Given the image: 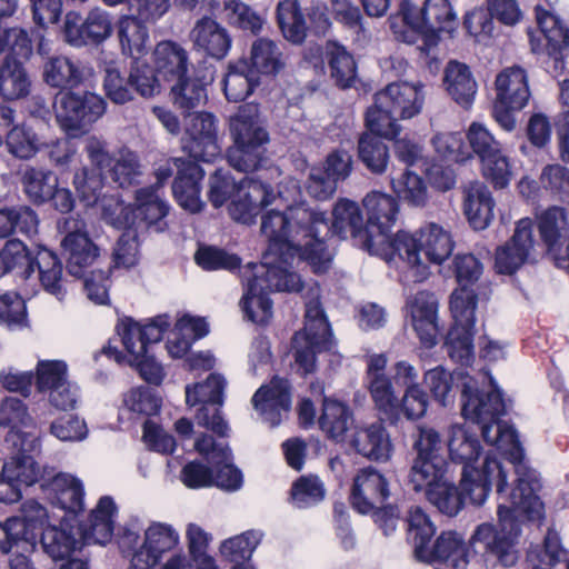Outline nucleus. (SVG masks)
Instances as JSON below:
<instances>
[{
	"label": "nucleus",
	"instance_id": "nucleus-1",
	"mask_svg": "<svg viewBox=\"0 0 569 569\" xmlns=\"http://www.w3.org/2000/svg\"><path fill=\"white\" fill-rule=\"evenodd\" d=\"M313 214L305 207L287 213L266 212L261 217V233L268 248L259 263H249L241 271L246 291L240 301L244 316L252 322L266 325L272 317L271 291L297 292L302 288L298 273L290 271L297 251L306 246Z\"/></svg>",
	"mask_w": 569,
	"mask_h": 569
},
{
	"label": "nucleus",
	"instance_id": "nucleus-2",
	"mask_svg": "<svg viewBox=\"0 0 569 569\" xmlns=\"http://www.w3.org/2000/svg\"><path fill=\"white\" fill-rule=\"evenodd\" d=\"M519 483L509 495L510 505L498 506V528L490 523L479 525L470 538L477 552L486 562L512 567L518 561L517 543L521 533L520 517L529 520L542 516V502L537 492L541 485L535 475L523 468L518 470Z\"/></svg>",
	"mask_w": 569,
	"mask_h": 569
},
{
	"label": "nucleus",
	"instance_id": "nucleus-3",
	"mask_svg": "<svg viewBox=\"0 0 569 569\" xmlns=\"http://www.w3.org/2000/svg\"><path fill=\"white\" fill-rule=\"evenodd\" d=\"M305 207L313 214L311 232L306 237V246L297 251L299 261L308 262L316 273L325 272L330 263V254L325 246V238L330 233H335L340 238L350 234L355 239H359L363 248L366 227L363 217L357 202L340 199L332 210V223L329 226L325 213L309 207L306 202H299L287 206L283 210L270 209L267 212L287 213L290 209Z\"/></svg>",
	"mask_w": 569,
	"mask_h": 569
},
{
	"label": "nucleus",
	"instance_id": "nucleus-4",
	"mask_svg": "<svg viewBox=\"0 0 569 569\" xmlns=\"http://www.w3.org/2000/svg\"><path fill=\"white\" fill-rule=\"evenodd\" d=\"M232 146L227 151L229 164L240 172H253L267 160L269 131L257 104L247 103L229 119Z\"/></svg>",
	"mask_w": 569,
	"mask_h": 569
},
{
	"label": "nucleus",
	"instance_id": "nucleus-5",
	"mask_svg": "<svg viewBox=\"0 0 569 569\" xmlns=\"http://www.w3.org/2000/svg\"><path fill=\"white\" fill-rule=\"evenodd\" d=\"M140 531L138 521H131L119 538L122 551L131 553L132 569H152L166 553L179 552L180 537L171 525L153 521L144 529L143 538Z\"/></svg>",
	"mask_w": 569,
	"mask_h": 569
},
{
	"label": "nucleus",
	"instance_id": "nucleus-6",
	"mask_svg": "<svg viewBox=\"0 0 569 569\" xmlns=\"http://www.w3.org/2000/svg\"><path fill=\"white\" fill-rule=\"evenodd\" d=\"M452 250L453 241L449 232L433 222L421 227L415 234L406 231L396 233L395 258L398 256L411 267L417 281H422L429 274L421 253L427 261L441 264Z\"/></svg>",
	"mask_w": 569,
	"mask_h": 569
},
{
	"label": "nucleus",
	"instance_id": "nucleus-7",
	"mask_svg": "<svg viewBox=\"0 0 569 569\" xmlns=\"http://www.w3.org/2000/svg\"><path fill=\"white\" fill-rule=\"evenodd\" d=\"M367 214L363 249L390 262L395 259L396 236L389 232L397 221L399 203L392 196L371 191L362 200Z\"/></svg>",
	"mask_w": 569,
	"mask_h": 569
},
{
	"label": "nucleus",
	"instance_id": "nucleus-8",
	"mask_svg": "<svg viewBox=\"0 0 569 569\" xmlns=\"http://www.w3.org/2000/svg\"><path fill=\"white\" fill-rule=\"evenodd\" d=\"M331 329L318 298V289L306 302L305 326L292 338L296 363L303 375L312 373L317 367V355L333 347Z\"/></svg>",
	"mask_w": 569,
	"mask_h": 569
},
{
	"label": "nucleus",
	"instance_id": "nucleus-9",
	"mask_svg": "<svg viewBox=\"0 0 569 569\" xmlns=\"http://www.w3.org/2000/svg\"><path fill=\"white\" fill-rule=\"evenodd\" d=\"M106 107L102 97L89 91L83 93L67 91L58 96L54 102L57 121L69 138L86 134L104 114Z\"/></svg>",
	"mask_w": 569,
	"mask_h": 569
},
{
	"label": "nucleus",
	"instance_id": "nucleus-10",
	"mask_svg": "<svg viewBox=\"0 0 569 569\" xmlns=\"http://www.w3.org/2000/svg\"><path fill=\"white\" fill-rule=\"evenodd\" d=\"M458 375L462 380V415L466 419L480 426L482 431L487 425L496 423L506 412V405L501 392L492 382V378L487 373H481L488 385L481 389L478 388V381L463 371Z\"/></svg>",
	"mask_w": 569,
	"mask_h": 569
},
{
	"label": "nucleus",
	"instance_id": "nucleus-11",
	"mask_svg": "<svg viewBox=\"0 0 569 569\" xmlns=\"http://www.w3.org/2000/svg\"><path fill=\"white\" fill-rule=\"evenodd\" d=\"M48 520L47 509L36 500L21 505L20 516L0 522V551L9 553L13 548L33 549L39 531Z\"/></svg>",
	"mask_w": 569,
	"mask_h": 569
},
{
	"label": "nucleus",
	"instance_id": "nucleus-12",
	"mask_svg": "<svg viewBox=\"0 0 569 569\" xmlns=\"http://www.w3.org/2000/svg\"><path fill=\"white\" fill-rule=\"evenodd\" d=\"M417 457L409 472V483L420 487L428 479H435V475H443L448 470V463L443 456V442L440 433L432 427L421 426L413 442Z\"/></svg>",
	"mask_w": 569,
	"mask_h": 569
},
{
	"label": "nucleus",
	"instance_id": "nucleus-13",
	"mask_svg": "<svg viewBox=\"0 0 569 569\" xmlns=\"http://www.w3.org/2000/svg\"><path fill=\"white\" fill-rule=\"evenodd\" d=\"M182 150L197 161L210 162L221 153L217 137V120L208 112L188 116Z\"/></svg>",
	"mask_w": 569,
	"mask_h": 569
},
{
	"label": "nucleus",
	"instance_id": "nucleus-14",
	"mask_svg": "<svg viewBox=\"0 0 569 569\" xmlns=\"http://www.w3.org/2000/svg\"><path fill=\"white\" fill-rule=\"evenodd\" d=\"M112 30L110 14L100 8L90 10L86 18L74 11L64 16V40L72 47L98 46L112 34Z\"/></svg>",
	"mask_w": 569,
	"mask_h": 569
},
{
	"label": "nucleus",
	"instance_id": "nucleus-15",
	"mask_svg": "<svg viewBox=\"0 0 569 569\" xmlns=\"http://www.w3.org/2000/svg\"><path fill=\"white\" fill-rule=\"evenodd\" d=\"M507 472L502 463L490 455L486 457L481 469L462 467L460 480L462 499L469 498L472 505L481 506L492 483H496L497 492L502 495L507 487Z\"/></svg>",
	"mask_w": 569,
	"mask_h": 569
},
{
	"label": "nucleus",
	"instance_id": "nucleus-16",
	"mask_svg": "<svg viewBox=\"0 0 569 569\" xmlns=\"http://www.w3.org/2000/svg\"><path fill=\"white\" fill-rule=\"evenodd\" d=\"M58 229L66 233L62 247L68 253L69 273L83 277L86 269L98 257V247L88 237L84 221L73 217L64 218L58 222Z\"/></svg>",
	"mask_w": 569,
	"mask_h": 569
},
{
	"label": "nucleus",
	"instance_id": "nucleus-17",
	"mask_svg": "<svg viewBox=\"0 0 569 569\" xmlns=\"http://www.w3.org/2000/svg\"><path fill=\"white\" fill-rule=\"evenodd\" d=\"M279 199L280 197L269 184L246 177L238 183L237 193L229 206V213L233 220L251 224L262 208H267Z\"/></svg>",
	"mask_w": 569,
	"mask_h": 569
},
{
	"label": "nucleus",
	"instance_id": "nucleus-18",
	"mask_svg": "<svg viewBox=\"0 0 569 569\" xmlns=\"http://www.w3.org/2000/svg\"><path fill=\"white\" fill-rule=\"evenodd\" d=\"M537 223L541 240L557 267L569 269V244L567 233L569 229L567 210L553 206L537 216Z\"/></svg>",
	"mask_w": 569,
	"mask_h": 569
},
{
	"label": "nucleus",
	"instance_id": "nucleus-19",
	"mask_svg": "<svg viewBox=\"0 0 569 569\" xmlns=\"http://www.w3.org/2000/svg\"><path fill=\"white\" fill-rule=\"evenodd\" d=\"M381 108L393 111L399 119H411L419 114L425 102L423 84L393 82L376 94Z\"/></svg>",
	"mask_w": 569,
	"mask_h": 569
},
{
	"label": "nucleus",
	"instance_id": "nucleus-20",
	"mask_svg": "<svg viewBox=\"0 0 569 569\" xmlns=\"http://www.w3.org/2000/svg\"><path fill=\"white\" fill-rule=\"evenodd\" d=\"M536 18L547 40L548 67L555 77H559L566 70L569 30L561 24L557 16L543 10L540 6L536 7Z\"/></svg>",
	"mask_w": 569,
	"mask_h": 569
},
{
	"label": "nucleus",
	"instance_id": "nucleus-21",
	"mask_svg": "<svg viewBox=\"0 0 569 569\" xmlns=\"http://www.w3.org/2000/svg\"><path fill=\"white\" fill-rule=\"evenodd\" d=\"M173 164L178 169L172 183L174 199L184 210L191 213L200 212L204 206L200 199V183L204 178V171L196 162L182 158H173Z\"/></svg>",
	"mask_w": 569,
	"mask_h": 569
},
{
	"label": "nucleus",
	"instance_id": "nucleus-22",
	"mask_svg": "<svg viewBox=\"0 0 569 569\" xmlns=\"http://www.w3.org/2000/svg\"><path fill=\"white\" fill-rule=\"evenodd\" d=\"M251 401L266 422L271 427L278 426L282 415L291 407L289 381L274 377L269 385H263L256 391Z\"/></svg>",
	"mask_w": 569,
	"mask_h": 569
},
{
	"label": "nucleus",
	"instance_id": "nucleus-23",
	"mask_svg": "<svg viewBox=\"0 0 569 569\" xmlns=\"http://www.w3.org/2000/svg\"><path fill=\"white\" fill-rule=\"evenodd\" d=\"M532 248V221L529 218L520 219L510 241L496 252L497 271L512 274L528 260Z\"/></svg>",
	"mask_w": 569,
	"mask_h": 569
},
{
	"label": "nucleus",
	"instance_id": "nucleus-24",
	"mask_svg": "<svg viewBox=\"0 0 569 569\" xmlns=\"http://www.w3.org/2000/svg\"><path fill=\"white\" fill-rule=\"evenodd\" d=\"M389 497L388 482L373 468L361 469L353 481L351 503L360 513H369L379 508Z\"/></svg>",
	"mask_w": 569,
	"mask_h": 569
},
{
	"label": "nucleus",
	"instance_id": "nucleus-25",
	"mask_svg": "<svg viewBox=\"0 0 569 569\" xmlns=\"http://www.w3.org/2000/svg\"><path fill=\"white\" fill-rule=\"evenodd\" d=\"M190 40L196 50L220 60L230 51L232 39L228 30L214 19H199L190 31Z\"/></svg>",
	"mask_w": 569,
	"mask_h": 569
},
{
	"label": "nucleus",
	"instance_id": "nucleus-26",
	"mask_svg": "<svg viewBox=\"0 0 569 569\" xmlns=\"http://www.w3.org/2000/svg\"><path fill=\"white\" fill-rule=\"evenodd\" d=\"M349 445L358 455L375 461H387L392 451L390 437L380 422L356 427Z\"/></svg>",
	"mask_w": 569,
	"mask_h": 569
},
{
	"label": "nucleus",
	"instance_id": "nucleus-27",
	"mask_svg": "<svg viewBox=\"0 0 569 569\" xmlns=\"http://www.w3.org/2000/svg\"><path fill=\"white\" fill-rule=\"evenodd\" d=\"M412 326L420 341L432 347L438 336V300L433 293L420 291L408 301Z\"/></svg>",
	"mask_w": 569,
	"mask_h": 569
},
{
	"label": "nucleus",
	"instance_id": "nucleus-28",
	"mask_svg": "<svg viewBox=\"0 0 569 569\" xmlns=\"http://www.w3.org/2000/svg\"><path fill=\"white\" fill-rule=\"evenodd\" d=\"M133 210V223L143 224L147 229L157 232L164 231L170 207L158 192L157 187H143L136 191V207Z\"/></svg>",
	"mask_w": 569,
	"mask_h": 569
},
{
	"label": "nucleus",
	"instance_id": "nucleus-29",
	"mask_svg": "<svg viewBox=\"0 0 569 569\" xmlns=\"http://www.w3.org/2000/svg\"><path fill=\"white\" fill-rule=\"evenodd\" d=\"M481 435L487 443L495 446L501 453L507 456L510 463L513 465L517 475L516 486L519 483L518 470L520 468L532 472L539 480L536 470L530 469L522 462L523 450L518 433L511 426L502 423L499 420L496 423L487 425L481 431Z\"/></svg>",
	"mask_w": 569,
	"mask_h": 569
},
{
	"label": "nucleus",
	"instance_id": "nucleus-30",
	"mask_svg": "<svg viewBox=\"0 0 569 569\" xmlns=\"http://www.w3.org/2000/svg\"><path fill=\"white\" fill-rule=\"evenodd\" d=\"M435 479L426 480L417 487L416 483H409L417 492L425 490L426 497L441 513L449 517L456 516L463 506V499L460 491L448 477V470L443 475H435Z\"/></svg>",
	"mask_w": 569,
	"mask_h": 569
},
{
	"label": "nucleus",
	"instance_id": "nucleus-31",
	"mask_svg": "<svg viewBox=\"0 0 569 569\" xmlns=\"http://www.w3.org/2000/svg\"><path fill=\"white\" fill-rule=\"evenodd\" d=\"M425 553L426 557L416 558L426 562H443L455 569H463L469 562L465 538L455 531L442 532L432 548L425 545Z\"/></svg>",
	"mask_w": 569,
	"mask_h": 569
},
{
	"label": "nucleus",
	"instance_id": "nucleus-32",
	"mask_svg": "<svg viewBox=\"0 0 569 569\" xmlns=\"http://www.w3.org/2000/svg\"><path fill=\"white\" fill-rule=\"evenodd\" d=\"M496 91L500 104L522 109L530 98L526 71L518 66L503 69L496 78Z\"/></svg>",
	"mask_w": 569,
	"mask_h": 569
},
{
	"label": "nucleus",
	"instance_id": "nucleus-33",
	"mask_svg": "<svg viewBox=\"0 0 569 569\" xmlns=\"http://www.w3.org/2000/svg\"><path fill=\"white\" fill-rule=\"evenodd\" d=\"M89 70L79 61L58 56L49 58L43 64V80L51 88L69 90L79 87L89 74Z\"/></svg>",
	"mask_w": 569,
	"mask_h": 569
},
{
	"label": "nucleus",
	"instance_id": "nucleus-34",
	"mask_svg": "<svg viewBox=\"0 0 569 569\" xmlns=\"http://www.w3.org/2000/svg\"><path fill=\"white\" fill-rule=\"evenodd\" d=\"M495 201L487 186L472 181L463 190L465 214L476 230L486 229L493 218Z\"/></svg>",
	"mask_w": 569,
	"mask_h": 569
},
{
	"label": "nucleus",
	"instance_id": "nucleus-35",
	"mask_svg": "<svg viewBox=\"0 0 569 569\" xmlns=\"http://www.w3.org/2000/svg\"><path fill=\"white\" fill-rule=\"evenodd\" d=\"M156 71L168 81H177L188 73L189 58L187 50L171 40L157 43L153 50Z\"/></svg>",
	"mask_w": 569,
	"mask_h": 569
},
{
	"label": "nucleus",
	"instance_id": "nucleus-36",
	"mask_svg": "<svg viewBox=\"0 0 569 569\" xmlns=\"http://www.w3.org/2000/svg\"><path fill=\"white\" fill-rule=\"evenodd\" d=\"M318 423L328 438L342 442L353 423V412L347 403L325 397Z\"/></svg>",
	"mask_w": 569,
	"mask_h": 569
},
{
	"label": "nucleus",
	"instance_id": "nucleus-37",
	"mask_svg": "<svg viewBox=\"0 0 569 569\" xmlns=\"http://www.w3.org/2000/svg\"><path fill=\"white\" fill-rule=\"evenodd\" d=\"M370 398L381 420L397 425L400 420V402L389 376H375L367 381Z\"/></svg>",
	"mask_w": 569,
	"mask_h": 569
},
{
	"label": "nucleus",
	"instance_id": "nucleus-38",
	"mask_svg": "<svg viewBox=\"0 0 569 569\" xmlns=\"http://www.w3.org/2000/svg\"><path fill=\"white\" fill-rule=\"evenodd\" d=\"M34 267L38 269V278L42 288L58 300H63L67 290L63 267L58 256L47 248H39L33 258Z\"/></svg>",
	"mask_w": 569,
	"mask_h": 569
},
{
	"label": "nucleus",
	"instance_id": "nucleus-39",
	"mask_svg": "<svg viewBox=\"0 0 569 569\" xmlns=\"http://www.w3.org/2000/svg\"><path fill=\"white\" fill-rule=\"evenodd\" d=\"M30 89L31 80L22 62L6 57L0 67V96L6 100H18L27 97Z\"/></svg>",
	"mask_w": 569,
	"mask_h": 569
},
{
	"label": "nucleus",
	"instance_id": "nucleus-40",
	"mask_svg": "<svg viewBox=\"0 0 569 569\" xmlns=\"http://www.w3.org/2000/svg\"><path fill=\"white\" fill-rule=\"evenodd\" d=\"M114 513L113 500L110 497H102L83 526V538L99 545L108 542L113 533Z\"/></svg>",
	"mask_w": 569,
	"mask_h": 569
},
{
	"label": "nucleus",
	"instance_id": "nucleus-41",
	"mask_svg": "<svg viewBox=\"0 0 569 569\" xmlns=\"http://www.w3.org/2000/svg\"><path fill=\"white\" fill-rule=\"evenodd\" d=\"M117 36L121 52L133 59L147 53L148 28L136 17L123 16L118 21Z\"/></svg>",
	"mask_w": 569,
	"mask_h": 569
},
{
	"label": "nucleus",
	"instance_id": "nucleus-42",
	"mask_svg": "<svg viewBox=\"0 0 569 569\" xmlns=\"http://www.w3.org/2000/svg\"><path fill=\"white\" fill-rule=\"evenodd\" d=\"M445 84L452 99L463 106L469 107L477 92V83L468 66L450 61L446 68Z\"/></svg>",
	"mask_w": 569,
	"mask_h": 569
},
{
	"label": "nucleus",
	"instance_id": "nucleus-43",
	"mask_svg": "<svg viewBox=\"0 0 569 569\" xmlns=\"http://www.w3.org/2000/svg\"><path fill=\"white\" fill-rule=\"evenodd\" d=\"M326 58L335 83L342 89L351 88L357 81V66L353 57L337 42H328Z\"/></svg>",
	"mask_w": 569,
	"mask_h": 569
},
{
	"label": "nucleus",
	"instance_id": "nucleus-44",
	"mask_svg": "<svg viewBox=\"0 0 569 569\" xmlns=\"http://www.w3.org/2000/svg\"><path fill=\"white\" fill-rule=\"evenodd\" d=\"M258 86V79L249 69L247 61L229 63L223 79V91L229 101L244 100Z\"/></svg>",
	"mask_w": 569,
	"mask_h": 569
},
{
	"label": "nucleus",
	"instance_id": "nucleus-45",
	"mask_svg": "<svg viewBox=\"0 0 569 569\" xmlns=\"http://www.w3.org/2000/svg\"><path fill=\"white\" fill-rule=\"evenodd\" d=\"M277 20L283 37L293 44H301L308 33L305 14L297 0H283L277 6Z\"/></svg>",
	"mask_w": 569,
	"mask_h": 569
},
{
	"label": "nucleus",
	"instance_id": "nucleus-46",
	"mask_svg": "<svg viewBox=\"0 0 569 569\" xmlns=\"http://www.w3.org/2000/svg\"><path fill=\"white\" fill-rule=\"evenodd\" d=\"M38 224V216L30 207L14 206L0 209V238H8L14 232L30 237L37 233Z\"/></svg>",
	"mask_w": 569,
	"mask_h": 569
},
{
	"label": "nucleus",
	"instance_id": "nucleus-47",
	"mask_svg": "<svg viewBox=\"0 0 569 569\" xmlns=\"http://www.w3.org/2000/svg\"><path fill=\"white\" fill-rule=\"evenodd\" d=\"M448 450L453 462L462 463L469 469L475 468L480 453L478 439L463 425H452L449 430Z\"/></svg>",
	"mask_w": 569,
	"mask_h": 569
},
{
	"label": "nucleus",
	"instance_id": "nucleus-48",
	"mask_svg": "<svg viewBox=\"0 0 569 569\" xmlns=\"http://www.w3.org/2000/svg\"><path fill=\"white\" fill-rule=\"evenodd\" d=\"M33 258L22 241L8 240L0 250V277L16 272L22 279H28L33 273Z\"/></svg>",
	"mask_w": 569,
	"mask_h": 569
},
{
	"label": "nucleus",
	"instance_id": "nucleus-49",
	"mask_svg": "<svg viewBox=\"0 0 569 569\" xmlns=\"http://www.w3.org/2000/svg\"><path fill=\"white\" fill-rule=\"evenodd\" d=\"M358 157L373 174L386 172L389 162L387 144L373 133H362L358 140Z\"/></svg>",
	"mask_w": 569,
	"mask_h": 569
},
{
	"label": "nucleus",
	"instance_id": "nucleus-50",
	"mask_svg": "<svg viewBox=\"0 0 569 569\" xmlns=\"http://www.w3.org/2000/svg\"><path fill=\"white\" fill-rule=\"evenodd\" d=\"M250 62L252 69L262 74H276L284 64L279 46L268 38H259L252 42Z\"/></svg>",
	"mask_w": 569,
	"mask_h": 569
},
{
	"label": "nucleus",
	"instance_id": "nucleus-51",
	"mask_svg": "<svg viewBox=\"0 0 569 569\" xmlns=\"http://www.w3.org/2000/svg\"><path fill=\"white\" fill-rule=\"evenodd\" d=\"M107 169L111 180L120 188L137 183L142 174L139 157L127 148L113 154L111 164Z\"/></svg>",
	"mask_w": 569,
	"mask_h": 569
},
{
	"label": "nucleus",
	"instance_id": "nucleus-52",
	"mask_svg": "<svg viewBox=\"0 0 569 569\" xmlns=\"http://www.w3.org/2000/svg\"><path fill=\"white\" fill-rule=\"evenodd\" d=\"M51 485L62 509L73 513L83 510L84 489L78 478L70 473H58Z\"/></svg>",
	"mask_w": 569,
	"mask_h": 569
},
{
	"label": "nucleus",
	"instance_id": "nucleus-53",
	"mask_svg": "<svg viewBox=\"0 0 569 569\" xmlns=\"http://www.w3.org/2000/svg\"><path fill=\"white\" fill-rule=\"evenodd\" d=\"M477 293L467 286L455 289L450 296L449 307L455 327L475 328Z\"/></svg>",
	"mask_w": 569,
	"mask_h": 569
},
{
	"label": "nucleus",
	"instance_id": "nucleus-54",
	"mask_svg": "<svg viewBox=\"0 0 569 569\" xmlns=\"http://www.w3.org/2000/svg\"><path fill=\"white\" fill-rule=\"evenodd\" d=\"M408 537L413 543L416 557H426L425 545H428L436 532L429 517L419 506H412L407 516Z\"/></svg>",
	"mask_w": 569,
	"mask_h": 569
},
{
	"label": "nucleus",
	"instance_id": "nucleus-55",
	"mask_svg": "<svg viewBox=\"0 0 569 569\" xmlns=\"http://www.w3.org/2000/svg\"><path fill=\"white\" fill-rule=\"evenodd\" d=\"M57 178L50 171L26 168L21 176V183L27 197L33 203H44L49 200L52 189H54Z\"/></svg>",
	"mask_w": 569,
	"mask_h": 569
},
{
	"label": "nucleus",
	"instance_id": "nucleus-56",
	"mask_svg": "<svg viewBox=\"0 0 569 569\" xmlns=\"http://www.w3.org/2000/svg\"><path fill=\"white\" fill-rule=\"evenodd\" d=\"M2 472L3 477L16 482L19 487L21 485L32 486L41 475L40 467L33 458L21 452L11 456L4 462Z\"/></svg>",
	"mask_w": 569,
	"mask_h": 569
},
{
	"label": "nucleus",
	"instance_id": "nucleus-57",
	"mask_svg": "<svg viewBox=\"0 0 569 569\" xmlns=\"http://www.w3.org/2000/svg\"><path fill=\"white\" fill-rule=\"evenodd\" d=\"M397 196L413 207H423L428 201V189L421 177L406 170L399 178L391 179Z\"/></svg>",
	"mask_w": 569,
	"mask_h": 569
},
{
	"label": "nucleus",
	"instance_id": "nucleus-58",
	"mask_svg": "<svg viewBox=\"0 0 569 569\" xmlns=\"http://www.w3.org/2000/svg\"><path fill=\"white\" fill-rule=\"evenodd\" d=\"M426 28L430 32H451L457 24V17L448 0H426L423 4Z\"/></svg>",
	"mask_w": 569,
	"mask_h": 569
},
{
	"label": "nucleus",
	"instance_id": "nucleus-59",
	"mask_svg": "<svg viewBox=\"0 0 569 569\" xmlns=\"http://www.w3.org/2000/svg\"><path fill=\"white\" fill-rule=\"evenodd\" d=\"M129 82L132 94L137 92L143 98H151L160 92L156 69L140 59H133L130 63Z\"/></svg>",
	"mask_w": 569,
	"mask_h": 569
},
{
	"label": "nucleus",
	"instance_id": "nucleus-60",
	"mask_svg": "<svg viewBox=\"0 0 569 569\" xmlns=\"http://www.w3.org/2000/svg\"><path fill=\"white\" fill-rule=\"evenodd\" d=\"M173 103L184 111L198 108L204 103L207 93L204 87L188 76L174 81L171 87Z\"/></svg>",
	"mask_w": 569,
	"mask_h": 569
},
{
	"label": "nucleus",
	"instance_id": "nucleus-61",
	"mask_svg": "<svg viewBox=\"0 0 569 569\" xmlns=\"http://www.w3.org/2000/svg\"><path fill=\"white\" fill-rule=\"evenodd\" d=\"M72 183L80 201L91 207L100 198L103 188L102 173L93 168L83 167L76 171Z\"/></svg>",
	"mask_w": 569,
	"mask_h": 569
},
{
	"label": "nucleus",
	"instance_id": "nucleus-62",
	"mask_svg": "<svg viewBox=\"0 0 569 569\" xmlns=\"http://www.w3.org/2000/svg\"><path fill=\"white\" fill-rule=\"evenodd\" d=\"M473 328L452 326L448 332L446 346L450 358L462 366L473 359Z\"/></svg>",
	"mask_w": 569,
	"mask_h": 569
},
{
	"label": "nucleus",
	"instance_id": "nucleus-63",
	"mask_svg": "<svg viewBox=\"0 0 569 569\" xmlns=\"http://www.w3.org/2000/svg\"><path fill=\"white\" fill-rule=\"evenodd\" d=\"M43 551L52 559L68 557L77 546L76 538L56 526H47L41 532L40 539Z\"/></svg>",
	"mask_w": 569,
	"mask_h": 569
},
{
	"label": "nucleus",
	"instance_id": "nucleus-64",
	"mask_svg": "<svg viewBox=\"0 0 569 569\" xmlns=\"http://www.w3.org/2000/svg\"><path fill=\"white\" fill-rule=\"evenodd\" d=\"M8 151L16 158L28 160L40 150L37 134L24 126H14L6 137Z\"/></svg>",
	"mask_w": 569,
	"mask_h": 569
}]
</instances>
